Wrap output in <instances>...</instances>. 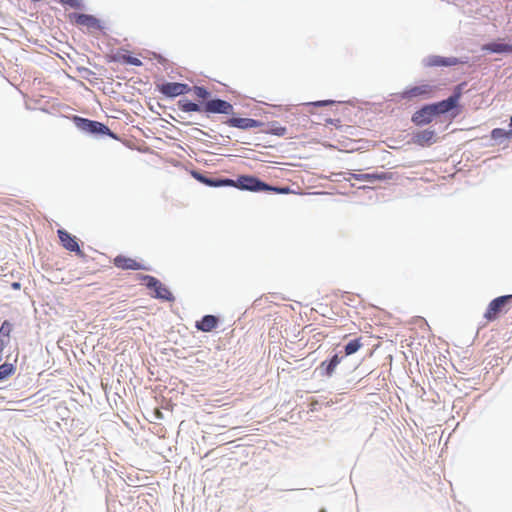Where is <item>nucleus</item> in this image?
I'll list each match as a JSON object with an SVG mask.
<instances>
[{
	"instance_id": "obj_1",
	"label": "nucleus",
	"mask_w": 512,
	"mask_h": 512,
	"mask_svg": "<svg viewBox=\"0 0 512 512\" xmlns=\"http://www.w3.org/2000/svg\"><path fill=\"white\" fill-rule=\"evenodd\" d=\"M192 92L197 97L198 101H193L188 98H181L177 101L178 109L185 113H202L207 117L212 114L226 115L232 109V104L218 96H213L211 91L203 85L191 86Z\"/></svg>"
},
{
	"instance_id": "obj_2",
	"label": "nucleus",
	"mask_w": 512,
	"mask_h": 512,
	"mask_svg": "<svg viewBox=\"0 0 512 512\" xmlns=\"http://www.w3.org/2000/svg\"><path fill=\"white\" fill-rule=\"evenodd\" d=\"M68 119L71 120V122L80 132L88 136L94 138L109 137L116 141L120 140V136L116 132L112 131L109 126L103 122L75 114L69 115Z\"/></svg>"
},
{
	"instance_id": "obj_3",
	"label": "nucleus",
	"mask_w": 512,
	"mask_h": 512,
	"mask_svg": "<svg viewBox=\"0 0 512 512\" xmlns=\"http://www.w3.org/2000/svg\"><path fill=\"white\" fill-rule=\"evenodd\" d=\"M438 86L427 82H421L417 85L406 86L401 92L395 96L399 100L414 101V100H428L436 96Z\"/></svg>"
},
{
	"instance_id": "obj_4",
	"label": "nucleus",
	"mask_w": 512,
	"mask_h": 512,
	"mask_svg": "<svg viewBox=\"0 0 512 512\" xmlns=\"http://www.w3.org/2000/svg\"><path fill=\"white\" fill-rule=\"evenodd\" d=\"M137 280L151 292L150 296L152 298L169 303L175 301V296L171 290L157 277L149 274H137Z\"/></svg>"
},
{
	"instance_id": "obj_5",
	"label": "nucleus",
	"mask_w": 512,
	"mask_h": 512,
	"mask_svg": "<svg viewBox=\"0 0 512 512\" xmlns=\"http://www.w3.org/2000/svg\"><path fill=\"white\" fill-rule=\"evenodd\" d=\"M231 187L241 191L266 193V190L268 189V183L256 175L240 174L236 179H233V184Z\"/></svg>"
},
{
	"instance_id": "obj_6",
	"label": "nucleus",
	"mask_w": 512,
	"mask_h": 512,
	"mask_svg": "<svg viewBox=\"0 0 512 512\" xmlns=\"http://www.w3.org/2000/svg\"><path fill=\"white\" fill-rule=\"evenodd\" d=\"M155 90L159 92L166 99H175L178 96H184L192 92V87L183 82H169L160 79L159 82L155 83Z\"/></svg>"
},
{
	"instance_id": "obj_7",
	"label": "nucleus",
	"mask_w": 512,
	"mask_h": 512,
	"mask_svg": "<svg viewBox=\"0 0 512 512\" xmlns=\"http://www.w3.org/2000/svg\"><path fill=\"white\" fill-rule=\"evenodd\" d=\"M228 117L223 121V124L231 127V128H237L240 130H249L252 128H260L265 126V123L261 120L254 119V118H247V117H241V115L237 112H235L234 107L232 106V109L230 112H227L226 114Z\"/></svg>"
},
{
	"instance_id": "obj_8",
	"label": "nucleus",
	"mask_w": 512,
	"mask_h": 512,
	"mask_svg": "<svg viewBox=\"0 0 512 512\" xmlns=\"http://www.w3.org/2000/svg\"><path fill=\"white\" fill-rule=\"evenodd\" d=\"M68 18L72 24L98 30L103 35H106V27L103 21L93 14L72 12L68 14Z\"/></svg>"
},
{
	"instance_id": "obj_9",
	"label": "nucleus",
	"mask_w": 512,
	"mask_h": 512,
	"mask_svg": "<svg viewBox=\"0 0 512 512\" xmlns=\"http://www.w3.org/2000/svg\"><path fill=\"white\" fill-rule=\"evenodd\" d=\"M511 302L512 294L495 297L488 304L484 313V318L489 322L497 320L502 312H506L508 310V305Z\"/></svg>"
},
{
	"instance_id": "obj_10",
	"label": "nucleus",
	"mask_w": 512,
	"mask_h": 512,
	"mask_svg": "<svg viewBox=\"0 0 512 512\" xmlns=\"http://www.w3.org/2000/svg\"><path fill=\"white\" fill-rule=\"evenodd\" d=\"M343 360L344 357L340 353H334L315 368L313 375L315 377L331 378Z\"/></svg>"
},
{
	"instance_id": "obj_11",
	"label": "nucleus",
	"mask_w": 512,
	"mask_h": 512,
	"mask_svg": "<svg viewBox=\"0 0 512 512\" xmlns=\"http://www.w3.org/2000/svg\"><path fill=\"white\" fill-rule=\"evenodd\" d=\"M439 142V137L437 131L432 128H425L421 130L413 131L411 134V139L408 143L417 145L419 147H431L433 144Z\"/></svg>"
},
{
	"instance_id": "obj_12",
	"label": "nucleus",
	"mask_w": 512,
	"mask_h": 512,
	"mask_svg": "<svg viewBox=\"0 0 512 512\" xmlns=\"http://www.w3.org/2000/svg\"><path fill=\"white\" fill-rule=\"evenodd\" d=\"M57 236L59 238L61 246L69 252L75 253L80 258H85L86 254L80 247L79 239L65 230L64 228H60L57 230Z\"/></svg>"
},
{
	"instance_id": "obj_13",
	"label": "nucleus",
	"mask_w": 512,
	"mask_h": 512,
	"mask_svg": "<svg viewBox=\"0 0 512 512\" xmlns=\"http://www.w3.org/2000/svg\"><path fill=\"white\" fill-rule=\"evenodd\" d=\"M424 67H453L460 64L466 63L462 58L455 56H441V55H428L424 57L421 61Z\"/></svg>"
},
{
	"instance_id": "obj_14",
	"label": "nucleus",
	"mask_w": 512,
	"mask_h": 512,
	"mask_svg": "<svg viewBox=\"0 0 512 512\" xmlns=\"http://www.w3.org/2000/svg\"><path fill=\"white\" fill-rule=\"evenodd\" d=\"M429 108L431 109L432 115L434 119H438L440 117H449V118H455L461 110H456L449 102L448 100L442 99L440 101L435 102H429L427 103Z\"/></svg>"
},
{
	"instance_id": "obj_15",
	"label": "nucleus",
	"mask_w": 512,
	"mask_h": 512,
	"mask_svg": "<svg viewBox=\"0 0 512 512\" xmlns=\"http://www.w3.org/2000/svg\"><path fill=\"white\" fill-rule=\"evenodd\" d=\"M349 179H354L357 181L362 182H369V183H375V182H387L389 180L394 179V173L392 172H386V171H374L371 173H353L348 172Z\"/></svg>"
},
{
	"instance_id": "obj_16",
	"label": "nucleus",
	"mask_w": 512,
	"mask_h": 512,
	"mask_svg": "<svg viewBox=\"0 0 512 512\" xmlns=\"http://www.w3.org/2000/svg\"><path fill=\"white\" fill-rule=\"evenodd\" d=\"M193 177L211 188L231 187L233 184V179L225 176H209L202 172H194Z\"/></svg>"
},
{
	"instance_id": "obj_17",
	"label": "nucleus",
	"mask_w": 512,
	"mask_h": 512,
	"mask_svg": "<svg viewBox=\"0 0 512 512\" xmlns=\"http://www.w3.org/2000/svg\"><path fill=\"white\" fill-rule=\"evenodd\" d=\"M112 263L116 268L121 270L151 271V268L149 266L123 254H118L117 256H115Z\"/></svg>"
},
{
	"instance_id": "obj_18",
	"label": "nucleus",
	"mask_w": 512,
	"mask_h": 512,
	"mask_svg": "<svg viewBox=\"0 0 512 512\" xmlns=\"http://www.w3.org/2000/svg\"><path fill=\"white\" fill-rule=\"evenodd\" d=\"M410 120L414 126L422 128L430 125L435 119L428 104L424 103L412 113Z\"/></svg>"
},
{
	"instance_id": "obj_19",
	"label": "nucleus",
	"mask_w": 512,
	"mask_h": 512,
	"mask_svg": "<svg viewBox=\"0 0 512 512\" xmlns=\"http://www.w3.org/2000/svg\"><path fill=\"white\" fill-rule=\"evenodd\" d=\"M482 50L490 54H512V43H507L504 38H496L485 43Z\"/></svg>"
},
{
	"instance_id": "obj_20",
	"label": "nucleus",
	"mask_w": 512,
	"mask_h": 512,
	"mask_svg": "<svg viewBox=\"0 0 512 512\" xmlns=\"http://www.w3.org/2000/svg\"><path fill=\"white\" fill-rule=\"evenodd\" d=\"M14 323H12L9 319H5L0 324V361L4 359L6 355H4L6 347L11 342L12 333L14 331Z\"/></svg>"
},
{
	"instance_id": "obj_21",
	"label": "nucleus",
	"mask_w": 512,
	"mask_h": 512,
	"mask_svg": "<svg viewBox=\"0 0 512 512\" xmlns=\"http://www.w3.org/2000/svg\"><path fill=\"white\" fill-rule=\"evenodd\" d=\"M19 352H17L14 361L10 362V359L12 357L11 353H8L4 358L6 359L4 362L3 360L0 361V383L7 381L9 378H11L16 370V363L18 360Z\"/></svg>"
},
{
	"instance_id": "obj_22",
	"label": "nucleus",
	"mask_w": 512,
	"mask_h": 512,
	"mask_svg": "<svg viewBox=\"0 0 512 512\" xmlns=\"http://www.w3.org/2000/svg\"><path fill=\"white\" fill-rule=\"evenodd\" d=\"M220 318L216 315L206 314L195 324V327L201 332H212L219 327Z\"/></svg>"
},
{
	"instance_id": "obj_23",
	"label": "nucleus",
	"mask_w": 512,
	"mask_h": 512,
	"mask_svg": "<svg viewBox=\"0 0 512 512\" xmlns=\"http://www.w3.org/2000/svg\"><path fill=\"white\" fill-rule=\"evenodd\" d=\"M362 337H356L350 339L347 343L342 346V350L339 352L344 358L355 354L363 346Z\"/></svg>"
},
{
	"instance_id": "obj_24",
	"label": "nucleus",
	"mask_w": 512,
	"mask_h": 512,
	"mask_svg": "<svg viewBox=\"0 0 512 512\" xmlns=\"http://www.w3.org/2000/svg\"><path fill=\"white\" fill-rule=\"evenodd\" d=\"M467 85V82L463 81L456 86H454L451 94L446 98L448 102L458 111L460 110L459 101L462 98L464 88Z\"/></svg>"
},
{
	"instance_id": "obj_25",
	"label": "nucleus",
	"mask_w": 512,
	"mask_h": 512,
	"mask_svg": "<svg viewBox=\"0 0 512 512\" xmlns=\"http://www.w3.org/2000/svg\"><path fill=\"white\" fill-rule=\"evenodd\" d=\"M266 126L267 128L262 130L263 133L278 137H283L287 134V128L282 126L278 121H270Z\"/></svg>"
},
{
	"instance_id": "obj_26",
	"label": "nucleus",
	"mask_w": 512,
	"mask_h": 512,
	"mask_svg": "<svg viewBox=\"0 0 512 512\" xmlns=\"http://www.w3.org/2000/svg\"><path fill=\"white\" fill-rule=\"evenodd\" d=\"M490 137L497 144H502L504 141L512 139V130H506L504 128H494L490 132Z\"/></svg>"
},
{
	"instance_id": "obj_27",
	"label": "nucleus",
	"mask_w": 512,
	"mask_h": 512,
	"mask_svg": "<svg viewBox=\"0 0 512 512\" xmlns=\"http://www.w3.org/2000/svg\"><path fill=\"white\" fill-rule=\"evenodd\" d=\"M127 52L125 48H119L116 52L113 50L111 53L105 55V60L108 63L117 62L121 64H125V58L127 57Z\"/></svg>"
},
{
	"instance_id": "obj_28",
	"label": "nucleus",
	"mask_w": 512,
	"mask_h": 512,
	"mask_svg": "<svg viewBox=\"0 0 512 512\" xmlns=\"http://www.w3.org/2000/svg\"><path fill=\"white\" fill-rule=\"evenodd\" d=\"M62 6L76 10H84L86 8L83 0H57Z\"/></svg>"
},
{
	"instance_id": "obj_29",
	"label": "nucleus",
	"mask_w": 512,
	"mask_h": 512,
	"mask_svg": "<svg viewBox=\"0 0 512 512\" xmlns=\"http://www.w3.org/2000/svg\"><path fill=\"white\" fill-rule=\"evenodd\" d=\"M291 192V188L289 186H275L268 183V189L266 193H274V194H289Z\"/></svg>"
},
{
	"instance_id": "obj_30",
	"label": "nucleus",
	"mask_w": 512,
	"mask_h": 512,
	"mask_svg": "<svg viewBox=\"0 0 512 512\" xmlns=\"http://www.w3.org/2000/svg\"><path fill=\"white\" fill-rule=\"evenodd\" d=\"M338 103H341V102L340 101L331 100V99H327V100H318V101L308 102V103H306V105L318 108V107L331 106V105H335V104H338Z\"/></svg>"
},
{
	"instance_id": "obj_31",
	"label": "nucleus",
	"mask_w": 512,
	"mask_h": 512,
	"mask_svg": "<svg viewBox=\"0 0 512 512\" xmlns=\"http://www.w3.org/2000/svg\"><path fill=\"white\" fill-rule=\"evenodd\" d=\"M77 71L81 78H83L87 81H90V82H91L90 78L95 75V72H93L91 69H89L87 67H83V66L77 67Z\"/></svg>"
},
{
	"instance_id": "obj_32",
	"label": "nucleus",
	"mask_w": 512,
	"mask_h": 512,
	"mask_svg": "<svg viewBox=\"0 0 512 512\" xmlns=\"http://www.w3.org/2000/svg\"><path fill=\"white\" fill-rule=\"evenodd\" d=\"M125 65L140 67L143 65V62L139 58L132 56V54L128 51L127 57L125 58Z\"/></svg>"
},
{
	"instance_id": "obj_33",
	"label": "nucleus",
	"mask_w": 512,
	"mask_h": 512,
	"mask_svg": "<svg viewBox=\"0 0 512 512\" xmlns=\"http://www.w3.org/2000/svg\"><path fill=\"white\" fill-rule=\"evenodd\" d=\"M152 57L161 65H166L168 60L161 53L153 52Z\"/></svg>"
},
{
	"instance_id": "obj_34",
	"label": "nucleus",
	"mask_w": 512,
	"mask_h": 512,
	"mask_svg": "<svg viewBox=\"0 0 512 512\" xmlns=\"http://www.w3.org/2000/svg\"><path fill=\"white\" fill-rule=\"evenodd\" d=\"M192 131L201 135V137H211V135L208 132H206L200 128H193Z\"/></svg>"
},
{
	"instance_id": "obj_35",
	"label": "nucleus",
	"mask_w": 512,
	"mask_h": 512,
	"mask_svg": "<svg viewBox=\"0 0 512 512\" xmlns=\"http://www.w3.org/2000/svg\"><path fill=\"white\" fill-rule=\"evenodd\" d=\"M11 288L13 290H20L21 289V283L18 281H14L11 283Z\"/></svg>"
},
{
	"instance_id": "obj_36",
	"label": "nucleus",
	"mask_w": 512,
	"mask_h": 512,
	"mask_svg": "<svg viewBox=\"0 0 512 512\" xmlns=\"http://www.w3.org/2000/svg\"><path fill=\"white\" fill-rule=\"evenodd\" d=\"M417 321L421 322L420 328H423V326H427L428 327V323H427V321L424 318L418 317Z\"/></svg>"
},
{
	"instance_id": "obj_37",
	"label": "nucleus",
	"mask_w": 512,
	"mask_h": 512,
	"mask_svg": "<svg viewBox=\"0 0 512 512\" xmlns=\"http://www.w3.org/2000/svg\"><path fill=\"white\" fill-rule=\"evenodd\" d=\"M326 122H327L328 124H331V125H335V126H336V123H339V122H340V120H339V119H331V118H330V119H327V120H326Z\"/></svg>"
},
{
	"instance_id": "obj_38",
	"label": "nucleus",
	"mask_w": 512,
	"mask_h": 512,
	"mask_svg": "<svg viewBox=\"0 0 512 512\" xmlns=\"http://www.w3.org/2000/svg\"><path fill=\"white\" fill-rule=\"evenodd\" d=\"M343 299L351 300V294L349 292H344L342 295Z\"/></svg>"
},
{
	"instance_id": "obj_39",
	"label": "nucleus",
	"mask_w": 512,
	"mask_h": 512,
	"mask_svg": "<svg viewBox=\"0 0 512 512\" xmlns=\"http://www.w3.org/2000/svg\"><path fill=\"white\" fill-rule=\"evenodd\" d=\"M89 64H90V65H92L93 67L97 68V69H101V70L106 71V69H105L104 67L99 66V65H97L96 63H93V64H92V63L89 61Z\"/></svg>"
},
{
	"instance_id": "obj_40",
	"label": "nucleus",
	"mask_w": 512,
	"mask_h": 512,
	"mask_svg": "<svg viewBox=\"0 0 512 512\" xmlns=\"http://www.w3.org/2000/svg\"><path fill=\"white\" fill-rule=\"evenodd\" d=\"M260 300H261L260 298H259V299H256V300L253 302V306H258V305H259V301H260Z\"/></svg>"
},
{
	"instance_id": "obj_41",
	"label": "nucleus",
	"mask_w": 512,
	"mask_h": 512,
	"mask_svg": "<svg viewBox=\"0 0 512 512\" xmlns=\"http://www.w3.org/2000/svg\"><path fill=\"white\" fill-rule=\"evenodd\" d=\"M149 109H150L152 112H155V110H154V105H152V104H150V103H149Z\"/></svg>"
},
{
	"instance_id": "obj_42",
	"label": "nucleus",
	"mask_w": 512,
	"mask_h": 512,
	"mask_svg": "<svg viewBox=\"0 0 512 512\" xmlns=\"http://www.w3.org/2000/svg\"><path fill=\"white\" fill-rule=\"evenodd\" d=\"M318 512H327L325 508H321Z\"/></svg>"
},
{
	"instance_id": "obj_43",
	"label": "nucleus",
	"mask_w": 512,
	"mask_h": 512,
	"mask_svg": "<svg viewBox=\"0 0 512 512\" xmlns=\"http://www.w3.org/2000/svg\"><path fill=\"white\" fill-rule=\"evenodd\" d=\"M156 103H157V105H158L160 108H164V106H163V105H161V103H159V102H156Z\"/></svg>"
}]
</instances>
